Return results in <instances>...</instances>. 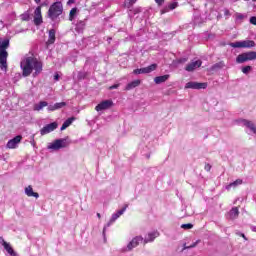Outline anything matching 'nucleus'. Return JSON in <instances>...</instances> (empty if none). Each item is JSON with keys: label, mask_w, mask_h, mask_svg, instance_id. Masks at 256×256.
Instances as JSON below:
<instances>
[{"label": "nucleus", "mask_w": 256, "mask_h": 256, "mask_svg": "<svg viewBox=\"0 0 256 256\" xmlns=\"http://www.w3.org/2000/svg\"><path fill=\"white\" fill-rule=\"evenodd\" d=\"M20 67L22 69V75L24 77H29L31 73H33V71V75L35 77L41 74V72L43 71V62L35 58V56H28L21 61Z\"/></svg>", "instance_id": "nucleus-1"}, {"label": "nucleus", "mask_w": 256, "mask_h": 256, "mask_svg": "<svg viewBox=\"0 0 256 256\" xmlns=\"http://www.w3.org/2000/svg\"><path fill=\"white\" fill-rule=\"evenodd\" d=\"M47 15L51 21H56L59 17H61V15H63V3L54 2L52 5H50Z\"/></svg>", "instance_id": "nucleus-2"}, {"label": "nucleus", "mask_w": 256, "mask_h": 256, "mask_svg": "<svg viewBox=\"0 0 256 256\" xmlns=\"http://www.w3.org/2000/svg\"><path fill=\"white\" fill-rule=\"evenodd\" d=\"M9 48V40H4L0 45V69L2 71H7V57H9V53L7 49Z\"/></svg>", "instance_id": "nucleus-3"}, {"label": "nucleus", "mask_w": 256, "mask_h": 256, "mask_svg": "<svg viewBox=\"0 0 256 256\" xmlns=\"http://www.w3.org/2000/svg\"><path fill=\"white\" fill-rule=\"evenodd\" d=\"M229 45H230V47H233L234 49H251V48L255 47V41L244 40V41L232 42Z\"/></svg>", "instance_id": "nucleus-4"}, {"label": "nucleus", "mask_w": 256, "mask_h": 256, "mask_svg": "<svg viewBox=\"0 0 256 256\" xmlns=\"http://www.w3.org/2000/svg\"><path fill=\"white\" fill-rule=\"evenodd\" d=\"M157 69V64H151L150 66L139 68L133 70L134 75H143L147 73H152V71H155Z\"/></svg>", "instance_id": "nucleus-5"}, {"label": "nucleus", "mask_w": 256, "mask_h": 256, "mask_svg": "<svg viewBox=\"0 0 256 256\" xmlns=\"http://www.w3.org/2000/svg\"><path fill=\"white\" fill-rule=\"evenodd\" d=\"M21 141H23V136L17 135L16 137H14L13 139H10L7 142L6 148L7 149H17V147L19 146V143H21Z\"/></svg>", "instance_id": "nucleus-6"}, {"label": "nucleus", "mask_w": 256, "mask_h": 256, "mask_svg": "<svg viewBox=\"0 0 256 256\" xmlns=\"http://www.w3.org/2000/svg\"><path fill=\"white\" fill-rule=\"evenodd\" d=\"M207 82H187L185 85V89H205L207 87Z\"/></svg>", "instance_id": "nucleus-7"}, {"label": "nucleus", "mask_w": 256, "mask_h": 256, "mask_svg": "<svg viewBox=\"0 0 256 256\" xmlns=\"http://www.w3.org/2000/svg\"><path fill=\"white\" fill-rule=\"evenodd\" d=\"M112 106L113 100H104L95 107V111H106V109H111Z\"/></svg>", "instance_id": "nucleus-8"}, {"label": "nucleus", "mask_w": 256, "mask_h": 256, "mask_svg": "<svg viewBox=\"0 0 256 256\" xmlns=\"http://www.w3.org/2000/svg\"><path fill=\"white\" fill-rule=\"evenodd\" d=\"M57 127H59V124H57V122H52L46 126H44L41 130H40V134L43 135H47L53 131H55V129H57Z\"/></svg>", "instance_id": "nucleus-9"}, {"label": "nucleus", "mask_w": 256, "mask_h": 256, "mask_svg": "<svg viewBox=\"0 0 256 256\" xmlns=\"http://www.w3.org/2000/svg\"><path fill=\"white\" fill-rule=\"evenodd\" d=\"M144 242V238L143 236H136L134 237L127 245V249L128 251H133V249H135V247H137L139 245V243H143Z\"/></svg>", "instance_id": "nucleus-10"}, {"label": "nucleus", "mask_w": 256, "mask_h": 256, "mask_svg": "<svg viewBox=\"0 0 256 256\" xmlns=\"http://www.w3.org/2000/svg\"><path fill=\"white\" fill-rule=\"evenodd\" d=\"M43 23V15L41 14V6H38L34 11V24L39 26Z\"/></svg>", "instance_id": "nucleus-11"}, {"label": "nucleus", "mask_w": 256, "mask_h": 256, "mask_svg": "<svg viewBox=\"0 0 256 256\" xmlns=\"http://www.w3.org/2000/svg\"><path fill=\"white\" fill-rule=\"evenodd\" d=\"M127 205L122 208L121 210L117 211L115 214L112 215L109 223L107 224V226L109 227L110 225H112V223H115V221H117V219L120 218L121 215H123V213H125V211H127Z\"/></svg>", "instance_id": "nucleus-12"}, {"label": "nucleus", "mask_w": 256, "mask_h": 256, "mask_svg": "<svg viewBox=\"0 0 256 256\" xmlns=\"http://www.w3.org/2000/svg\"><path fill=\"white\" fill-rule=\"evenodd\" d=\"M0 243L3 245L5 251L11 256H15V250H13V247H11V244L7 243L3 237L0 236Z\"/></svg>", "instance_id": "nucleus-13"}, {"label": "nucleus", "mask_w": 256, "mask_h": 256, "mask_svg": "<svg viewBox=\"0 0 256 256\" xmlns=\"http://www.w3.org/2000/svg\"><path fill=\"white\" fill-rule=\"evenodd\" d=\"M157 237H159L158 231L149 232L148 236L144 239V245H147V243H153Z\"/></svg>", "instance_id": "nucleus-14"}, {"label": "nucleus", "mask_w": 256, "mask_h": 256, "mask_svg": "<svg viewBox=\"0 0 256 256\" xmlns=\"http://www.w3.org/2000/svg\"><path fill=\"white\" fill-rule=\"evenodd\" d=\"M202 63L203 62L201 60L192 62L185 67V70L188 72L195 71V69H197V67H201Z\"/></svg>", "instance_id": "nucleus-15"}, {"label": "nucleus", "mask_w": 256, "mask_h": 256, "mask_svg": "<svg viewBox=\"0 0 256 256\" xmlns=\"http://www.w3.org/2000/svg\"><path fill=\"white\" fill-rule=\"evenodd\" d=\"M63 107H67L66 102H58L54 105H49L47 109L48 111H57L58 109H63Z\"/></svg>", "instance_id": "nucleus-16"}, {"label": "nucleus", "mask_w": 256, "mask_h": 256, "mask_svg": "<svg viewBox=\"0 0 256 256\" xmlns=\"http://www.w3.org/2000/svg\"><path fill=\"white\" fill-rule=\"evenodd\" d=\"M25 193L27 197H35V199H39V193L33 191L32 185H29L25 188Z\"/></svg>", "instance_id": "nucleus-17"}, {"label": "nucleus", "mask_w": 256, "mask_h": 256, "mask_svg": "<svg viewBox=\"0 0 256 256\" xmlns=\"http://www.w3.org/2000/svg\"><path fill=\"white\" fill-rule=\"evenodd\" d=\"M169 79V74L163 75V76H157L154 78V82L156 85H161V83H165Z\"/></svg>", "instance_id": "nucleus-18"}, {"label": "nucleus", "mask_w": 256, "mask_h": 256, "mask_svg": "<svg viewBox=\"0 0 256 256\" xmlns=\"http://www.w3.org/2000/svg\"><path fill=\"white\" fill-rule=\"evenodd\" d=\"M139 85H141V80H134L126 85V91H131V89H135Z\"/></svg>", "instance_id": "nucleus-19"}, {"label": "nucleus", "mask_w": 256, "mask_h": 256, "mask_svg": "<svg viewBox=\"0 0 256 256\" xmlns=\"http://www.w3.org/2000/svg\"><path fill=\"white\" fill-rule=\"evenodd\" d=\"M247 61H249V59L247 58V54L244 52L242 54H239L237 57H236V63H247Z\"/></svg>", "instance_id": "nucleus-20"}, {"label": "nucleus", "mask_w": 256, "mask_h": 256, "mask_svg": "<svg viewBox=\"0 0 256 256\" xmlns=\"http://www.w3.org/2000/svg\"><path fill=\"white\" fill-rule=\"evenodd\" d=\"M55 29H51L49 30V38L48 41L46 42L47 45H53V43H55Z\"/></svg>", "instance_id": "nucleus-21"}, {"label": "nucleus", "mask_w": 256, "mask_h": 256, "mask_svg": "<svg viewBox=\"0 0 256 256\" xmlns=\"http://www.w3.org/2000/svg\"><path fill=\"white\" fill-rule=\"evenodd\" d=\"M48 149H54L55 151L62 149L61 141L59 139L55 140L50 146H48Z\"/></svg>", "instance_id": "nucleus-22"}, {"label": "nucleus", "mask_w": 256, "mask_h": 256, "mask_svg": "<svg viewBox=\"0 0 256 256\" xmlns=\"http://www.w3.org/2000/svg\"><path fill=\"white\" fill-rule=\"evenodd\" d=\"M49 103L46 101H40L38 104L34 105V111H41L43 107H48Z\"/></svg>", "instance_id": "nucleus-23"}, {"label": "nucleus", "mask_w": 256, "mask_h": 256, "mask_svg": "<svg viewBox=\"0 0 256 256\" xmlns=\"http://www.w3.org/2000/svg\"><path fill=\"white\" fill-rule=\"evenodd\" d=\"M73 121H75V117L68 118L61 126V131H65L67 127H69Z\"/></svg>", "instance_id": "nucleus-24"}, {"label": "nucleus", "mask_w": 256, "mask_h": 256, "mask_svg": "<svg viewBox=\"0 0 256 256\" xmlns=\"http://www.w3.org/2000/svg\"><path fill=\"white\" fill-rule=\"evenodd\" d=\"M229 215H230V219H237L239 217V208L233 207L230 210Z\"/></svg>", "instance_id": "nucleus-25"}, {"label": "nucleus", "mask_w": 256, "mask_h": 256, "mask_svg": "<svg viewBox=\"0 0 256 256\" xmlns=\"http://www.w3.org/2000/svg\"><path fill=\"white\" fill-rule=\"evenodd\" d=\"M237 185H243V180L242 179H237L236 181L230 183L228 186H226V189L229 191L231 187H237Z\"/></svg>", "instance_id": "nucleus-26"}, {"label": "nucleus", "mask_w": 256, "mask_h": 256, "mask_svg": "<svg viewBox=\"0 0 256 256\" xmlns=\"http://www.w3.org/2000/svg\"><path fill=\"white\" fill-rule=\"evenodd\" d=\"M246 57L248 58V61H255L256 60V52L255 51H249L245 52Z\"/></svg>", "instance_id": "nucleus-27"}, {"label": "nucleus", "mask_w": 256, "mask_h": 256, "mask_svg": "<svg viewBox=\"0 0 256 256\" xmlns=\"http://www.w3.org/2000/svg\"><path fill=\"white\" fill-rule=\"evenodd\" d=\"M135 3H137V0H125L124 6L127 9H131V7H133V5H135Z\"/></svg>", "instance_id": "nucleus-28"}, {"label": "nucleus", "mask_w": 256, "mask_h": 256, "mask_svg": "<svg viewBox=\"0 0 256 256\" xmlns=\"http://www.w3.org/2000/svg\"><path fill=\"white\" fill-rule=\"evenodd\" d=\"M77 15V8H72L69 13V21H73Z\"/></svg>", "instance_id": "nucleus-29"}, {"label": "nucleus", "mask_w": 256, "mask_h": 256, "mask_svg": "<svg viewBox=\"0 0 256 256\" xmlns=\"http://www.w3.org/2000/svg\"><path fill=\"white\" fill-rule=\"evenodd\" d=\"M59 141L62 149H65V147H69V142L67 141V139H59Z\"/></svg>", "instance_id": "nucleus-30"}, {"label": "nucleus", "mask_w": 256, "mask_h": 256, "mask_svg": "<svg viewBox=\"0 0 256 256\" xmlns=\"http://www.w3.org/2000/svg\"><path fill=\"white\" fill-rule=\"evenodd\" d=\"M243 123L246 127H248V129H251L252 127L255 126V124H253V122L249 121V120H243Z\"/></svg>", "instance_id": "nucleus-31"}, {"label": "nucleus", "mask_w": 256, "mask_h": 256, "mask_svg": "<svg viewBox=\"0 0 256 256\" xmlns=\"http://www.w3.org/2000/svg\"><path fill=\"white\" fill-rule=\"evenodd\" d=\"M224 64L223 62L216 63L212 66V69H223Z\"/></svg>", "instance_id": "nucleus-32"}, {"label": "nucleus", "mask_w": 256, "mask_h": 256, "mask_svg": "<svg viewBox=\"0 0 256 256\" xmlns=\"http://www.w3.org/2000/svg\"><path fill=\"white\" fill-rule=\"evenodd\" d=\"M251 66H244L242 68V73H244V75H247V73H249L251 71Z\"/></svg>", "instance_id": "nucleus-33"}, {"label": "nucleus", "mask_w": 256, "mask_h": 256, "mask_svg": "<svg viewBox=\"0 0 256 256\" xmlns=\"http://www.w3.org/2000/svg\"><path fill=\"white\" fill-rule=\"evenodd\" d=\"M168 9H169L170 11H173V9H177V2L170 3V4L168 5Z\"/></svg>", "instance_id": "nucleus-34"}, {"label": "nucleus", "mask_w": 256, "mask_h": 256, "mask_svg": "<svg viewBox=\"0 0 256 256\" xmlns=\"http://www.w3.org/2000/svg\"><path fill=\"white\" fill-rule=\"evenodd\" d=\"M181 229H193V224H191V223L182 224Z\"/></svg>", "instance_id": "nucleus-35"}, {"label": "nucleus", "mask_w": 256, "mask_h": 256, "mask_svg": "<svg viewBox=\"0 0 256 256\" xmlns=\"http://www.w3.org/2000/svg\"><path fill=\"white\" fill-rule=\"evenodd\" d=\"M169 7H166V8H163L162 10H161V15H165V13H169Z\"/></svg>", "instance_id": "nucleus-36"}, {"label": "nucleus", "mask_w": 256, "mask_h": 256, "mask_svg": "<svg viewBox=\"0 0 256 256\" xmlns=\"http://www.w3.org/2000/svg\"><path fill=\"white\" fill-rule=\"evenodd\" d=\"M155 3H157V5L161 7V5L165 3V0H155Z\"/></svg>", "instance_id": "nucleus-37"}, {"label": "nucleus", "mask_w": 256, "mask_h": 256, "mask_svg": "<svg viewBox=\"0 0 256 256\" xmlns=\"http://www.w3.org/2000/svg\"><path fill=\"white\" fill-rule=\"evenodd\" d=\"M250 23H251L252 25H256V17H255V16H252V17L250 18Z\"/></svg>", "instance_id": "nucleus-38"}, {"label": "nucleus", "mask_w": 256, "mask_h": 256, "mask_svg": "<svg viewBox=\"0 0 256 256\" xmlns=\"http://www.w3.org/2000/svg\"><path fill=\"white\" fill-rule=\"evenodd\" d=\"M118 88H119V84H114V85L109 87V90L113 91V89H118Z\"/></svg>", "instance_id": "nucleus-39"}, {"label": "nucleus", "mask_w": 256, "mask_h": 256, "mask_svg": "<svg viewBox=\"0 0 256 256\" xmlns=\"http://www.w3.org/2000/svg\"><path fill=\"white\" fill-rule=\"evenodd\" d=\"M204 169L205 171H211V164H206Z\"/></svg>", "instance_id": "nucleus-40"}, {"label": "nucleus", "mask_w": 256, "mask_h": 256, "mask_svg": "<svg viewBox=\"0 0 256 256\" xmlns=\"http://www.w3.org/2000/svg\"><path fill=\"white\" fill-rule=\"evenodd\" d=\"M193 247H197V242L193 243L190 246H187L186 249H193Z\"/></svg>", "instance_id": "nucleus-41"}, {"label": "nucleus", "mask_w": 256, "mask_h": 256, "mask_svg": "<svg viewBox=\"0 0 256 256\" xmlns=\"http://www.w3.org/2000/svg\"><path fill=\"white\" fill-rule=\"evenodd\" d=\"M224 15H226V17H227V16L231 15V12H230L228 9H226V10L224 11Z\"/></svg>", "instance_id": "nucleus-42"}, {"label": "nucleus", "mask_w": 256, "mask_h": 256, "mask_svg": "<svg viewBox=\"0 0 256 256\" xmlns=\"http://www.w3.org/2000/svg\"><path fill=\"white\" fill-rule=\"evenodd\" d=\"M54 81H59V74L54 75Z\"/></svg>", "instance_id": "nucleus-43"}, {"label": "nucleus", "mask_w": 256, "mask_h": 256, "mask_svg": "<svg viewBox=\"0 0 256 256\" xmlns=\"http://www.w3.org/2000/svg\"><path fill=\"white\" fill-rule=\"evenodd\" d=\"M250 130L253 131V132L256 134V126H255V125L252 126V127L250 128Z\"/></svg>", "instance_id": "nucleus-44"}, {"label": "nucleus", "mask_w": 256, "mask_h": 256, "mask_svg": "<svg viewBox=\"0 0 256 256\" xmlns=\"http://www.w3.org/2000/svg\"><path fill=\"white\" fill-rule=\"evenodd\" d=\"M237 19H243V15L242 14H236Z\"/></svg>", "instance_id": "nucleus-45"}, {"label": "nucleus", "mask_w": 256, "mask_h": 256, "mask_svg": "<svg viewBox=\"0 0 256 256\" xmlns=\"http://www.w3.org/2000/svg\"><path fill=\"white\" fill-rule=\"evenodd\" d=\"M73 3H75V0H69V1L67 2L68 5H71V4H73Z\"/></svg>", "instance_id": "nucleus-46"}, {"label": "nucleus", "mask_w": 256, "mask_h": 256, "mask_svg": "<svg viewBox=\"0 0 256 256\" xmlns=\"http://www.w3.org/2000/svg\"><path fill=\"white\" fill-rule=\"evenodd\" d=\"M35 3H37L39 5V3H41V0H34Z\"/></svg>", "instance_id": "nucleus-47"}, {"label": "nucleus", "mask_w": 256, "mask_h": 256, "mask_svg": "<svg viewBox=\"0 0 256 256\" xmlns=\"http://www.w3.org/2000/svg\"><path fill=\"white\" fill-rule=\"evenodd\" d=\"M98 219H101V213H97Z\"/></svg>", "instance_id": "nucleus-48"}, {"label": "nucleus", "mask_w": 256, "mask_h": 256, "mask_svg": "<svg viewBox=\"0 0 256 256\" xmlns=\"http://www.w3.org/2000/svg\"><path fill=\"white\" fill-rule=\"evenodd\" d=\"M241 237H242L243 239H246V240H247V237H245V234H241Z\"/></svg>", "instance_id": "nucleus-49"}, {"label": "nucleus", "mask_w": 256, "mask_h": 256, "mask_svg": "<svg viewBox=\"0 0 256 256\" xmlns=\"http://www.w3.org/2000/svg\"><path fill=\"white\" fill-rule=\"evenodd\" d=\"M45 5H47V4L43 3V4L40 5V7H41V8H42V7H45Z\"/></svg>", "instance_id": "nucleus-50"}, {"label": "nucleus", "mask_w": 256, "mask_h": 256, "mask_svg": "<svg viewBox=\"0 0 256 256\" xmlns=\"http://www.w3.org/2000/svg\"><path fill=\"white\" fill-rule=\"evenodd\" d=\"M78 77H79V79H85V77H82L81 75H79Z\"/></svg>", "instance_id": "nucleus-51"}, {"label": "nucleus", "mask_w": 256, "mask_h": 256, "mask_svg": "<svg viewBox=\"0 0 256 256\" xmlns=\"http://www.w3.org/2000/svg\"><path fill=\"white\" fill-rule=\"evenodd\" d=\"M253 1H256V0H253Z\"/></svg>", "instance_id": "nucleus-52"}]
</instances>
